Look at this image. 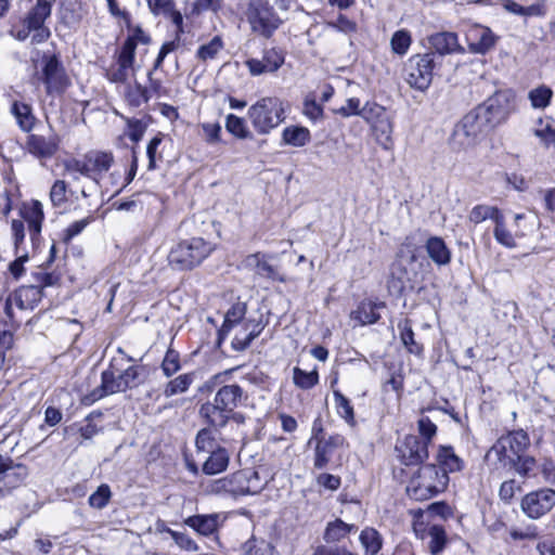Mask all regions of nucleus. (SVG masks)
<instances>
[{
  "label": "nucleus",
  "mask_w": 555,
  "mask_h": 555,
  "mask_svg": "<svg viewBox=\"0 0 555 555\" xmlns=\"http://www.w3.org/2000/svg\"><path fill=\"white\" fill-rule=\"evenodd\" d=\"M120 357L112 359L108 367L101 374V385L81 398L83 405H91L98 400L118 392L139 387L144 382V367L141 365H128L134 361L118 348Z\"/></svg>",
  "instance_id": "nucleus-1"
},
{
  "label": "nucleus",
  "mask_w": 555,
  "mask_h": 555,
  "mask_svg": "<svg viewBox=\"0 0 555 555\" xmlns=\"http://www.w3.org/2000/svg\"><path fill=\"white\" fill-rule=\"evenodd\" d=\"M420 255L413 245H403L390 267L387 287L390 295L399 297L406 289H413L418 278Z\"/></svg>",
  "instance_id": "nucleus-2"
},
{
  "label": "nucleus",
  "mask_w": 555,
  "mask_h": 555,
  "mask_svg": "<svg viewBox=\"0 0 555 555\" xmlns=\"http://www.w3.org/2000/svg\"><path fill=\"white\" fill-rule=\"evenodd\" d=\"M243 389L236 384L224 385L218 389L212 402H205L199 408V415L205 422L220 430L230 421L233 412L242 401Z\"/></svg>",
  "instance_id": "nucleus-3"
},
{
  "label": "nucleus",
  "mask_w": 555,
  "mask_h": 555,
  "mask_svg": "<svg viewBox=\"0 0 555 555\" xmlns=\"http://www.w3.org/2000/svg\"><path fill=\"white\" fill-rule=\"evenodd\" d=\"M449 483V475L440 472L435 464L421 466L411 478L408 487V495L416 501L428 500L444 491Z\"/></svg>",
  "instance_id": "nucleus-4"
},
{
  "label": "nucleus",
  "mask_w": 555,
  "mask_h": 555,
  "mask_svg": "<svg viewBox=\"0 0 555 555\" xmlns=\"http://www.w3.org/2000/svg\"><path fill=\"white\" fill-rule=\"evenodd\" d=\"M214 246L203 237L181 240L168 254L169 264L176 270H191L212 251Z\"/></svg>",
  "instance_id": "nucleus-5"
},
{
  "label": "nucleus",
  "mask_w": 555,
  "mask_h": 555,
  "mask_svg": "<svg viewBox=\"0 0 555 555\" xmlns=\"http://www.w3.org/2000/svg\"><path fill=\"white\" fill-rule=\"evenodd\" d=\"M35 67L34 79L44 85L49 95L62 94L70 85L69 77L55 54L43 53Z\"/></svg>",
  "instance_id": "nucleus-6"
},
{
  "label": "nucleus",
  "mask_w": 555,
  "mask_h": 555,
  "mask_svg": "<svg viewBox=\"0 0 555 555\" xmlns=\"http://www.w3.org/2000/svg\"><path fill=\"white\" fill-rule=\"evenodd\" d=\"M283 103L278 98H262L248 108V118L259 134H267L284 119Z\"/></svg>",
  "instance_id": "nucleus-7"
},
{
  "label": "nucleus",
  "mask_w": 555,
  "mask_h": 555,
  "mask_svg": "<svg viewBox=\"0 0 555 555\" xmlns=\"http://www.w3.org/2000/svg\"><path fill=\"white\" fill-rule=\"evenodd\" d=\"M491 129L476 108L467 113L459 124H456L452 137L451 144L459 150H465L474 146L483 135L489 133Z\"/></svg>",
  "instance_id": "nucleus-8"
},
{
  "label": "nucleus",
  "mask_w": 555,
  "mask_h": 555,
  "mask_svg": "<svg viewBox=\"0 0 555 555\" xmlns=\"http://www.w3.org/2000/svg\"><path fill=\"white\" fill-rule=\"evenodd\" d=\"M491 130L505 122L515 109V96L509 90H501L475 107Z\"/></svg>",
  "instance_id": "nucleus-9"
},
{
  "label": "nucleus",
  "mask_w": 555,
  "mask_h": 555,
  "mask_svg": "<svg viewBox=\"0 0 555 555\" xmlns=\"http://www.w3.org/2000/svg\"><path fill=\"white\" fill-rule=\"evenodd\" d=\"M435 67L436 55L434 52L411 56L405 66L408 83L417 90H426L431 83Z\"/></svg>",
  "instance_id": "nucleus-10"
},
{
  "label": "nucleus",
  "mask_w": 555,
  "mask_h": 555,
  "mask_svg": "<svg viewBox=\"0 0 555 555\" xmlns=\"http://www.w3.org/2000/svg\"><path fill=\"white\" fill-rule=\"evenodd\" d=\"M247 20L251 29L264 37H270L281 24L273 7L267 0H251L247 10Z\"/></svg>",
  "instance_id": "nucleus-11"
},
{
  "label": "nucleus",
  "mask_w": 555,
  "mask_h": 555,
  "mask_svg": "<svg viewBox=\"0 0 555 555\" xmlns=\"http://www.w3.org/2000/svg\"><path fill=\"white\" fill-rule=\"evenodd\" d=\"M513 451L506 447V454L503 456L494 451V444L486 453V461L493 464L496 468L514 470L521 477H528L535 467L534 457H519L512 453Z\"/></svg>",
  "instance_id": "nucleus-12"
},
{
  "label": "nucleus",
  "mask_w": 555,
  "mask_h": 555,
  "mask_svg": "<svg viewBox=\"0 0 555 555\" xmlns=\"http://www.w3.org/2000/svg\"><path fill=\"white\" fill-rule=\"evenodd\" d=\"M555 505V490L542 488L527 493L520 503L524 514L531 519L546 515Z\"/></svg>",
  "instance_id": "nucleus-13"
},
{
  "label": "nucleus",
  "mask_w": 555,
  "mask_h": 555,
  "mask_svg": "<svg viewBox=\"0 0 555 555\" xmlns=\"http://www.w3.org/2000/svg\"><path fill=\"white\" fill-rule=\"evenodd\" d=\"M396 453L402 465L416 466L428 459V446H426V440H422L418 436L409 435L398 441Z\"/></svg>",
  "instance_id": "nucleus-14"
},
{
  "label": "nucleus",
  "mask_w": 555,
  "mask_h": 555,
  "mask_svg": "<svg viewBox=\"0 0 555 555\" xmlns=\"http://www.w3.org/2000/svg\"><path fill=\"white\" fill-rule=\"evenodd\" d=\"M230 477L231 496H242L259 493L267 485V480L260 477L259 473L253 468L238 470Z\"/></svg>",
  "instance_id": "nucleus-15"
},
{
  "label": "nucleus",
  "mask_w": 555,
  "mask_h": 555,
  "mask_svg": "<svg viewBox=\"0 0 555 555\" xmlns=\"http://www.w3.org/2000/svg\"><path fill=\"white\" fill-rule=\"evenodd\" d=\"M499 37L487 26L475 24L466 33L470 53L485 55L496 44Z\"/></svg>",
  "instance_id": "nucleus-16"
},
{
  "label": "nucleus",
  "mask_w": 555,
  "mask_h": 555,
  "mask_svg": "<svg viewBox=\"0 0 555 555\" xmlns=\"http://www.w3.org/2000/svg\"><path fill=\"white\" fill-rule=\"evenodd\" d=\"M269 258L268 255L259 251L250 254L243 260V267L258 278L285 282L284 275L279 272L276 267L269 262Z\"/></svg>",
  "instance_id": "nucleus-17"
},
{
  "label": "nucleus",
  "mask_w": 555,
  "mask_h": 555,
  "mask_svg": "<svg viewBox=\"0 0 555 555\" xmlns=\"http://www.w3.org/2000/svg\"><path fill=\"white\" fill-rule=\"evenodd\" d=\"M506 446L519 457H531L526 454L527 449L530 446V439L526 431L522 429L514 430L505 436L500 437L494 443V451L501 455L506 454Z\"/></svg>",
  "instance_id": "nucleus-18"
},
{
  "label": "nucleus",
  "mask_w": 555,
  "mask_h": 555,
  "mask_svg": "<svg viewBox=\"0 0 555 555\" xmlns=\"http://www.w3.org/2000/svg\"><path fill=\"white\" fill-rule=\"evenodd\" d=\"M428 42L434 53L440 56L449 54H464L465 49L459 42V36L453 31H439L428 37Z\"/></svg>",
  "instance_id": "nucleus-19"
},
{
  "label": "nucleus",
  "mask_w": 555,
  "mask_h": 555,
  "mask_svg": "<svg viewBox=\"0 0 555 555\" xmlns=\"http://www.w3.org/2000/svg\"><path fill=\"white\" fill-rule=\"evenodd\" d=\"M27 151L37 158H51L57 151L59 140L52 134L44 137L41 134H30L26 141Z\"/></svg>",
  "instance_id": "nucleus-20"
},
{
  "label": "nucleus",
  "mask_w": 555,
  "mask_h": 555,
  "mask_svg": "<svg viewBox=\"0 0 555 555\" xmlns=\"http://www.w3.org/2000/svg\"><path fill=\"white\" fill-rule=\"evenodd\" d=\"M89 165L90 179L99 183L103 176L114 165V155L111 152L91 151L86 154Z\"/></svg>",
  "instance_id": "nucleus-21"
},
{
  "label": "nucleus",
  "mask_w": 555,
  "mask_h": 555,
  "mask_svg": "<svg viewBox=\"0 0 555 555\" xmlns=\"http://www.w3.org/2000/svg\"><path fill=\"white\" fill-rule=\"evenodd\" d=\"M24 221L28 224L29 235L33 244L39 238L41 232V224L44 218L43 207L39 201H31L25 204L21 210Z\"/></svg>",
  "instance_id": "nucleus-22"
},
{
  "label": "nucleus",
  "mask_w": 555,
  "mask_h": 555,
  "mask_svg": "<svg viewBox=\"0 0 555 555\" xmlns=\"http://www.w3.org/2000/svg\"><path fill=\"white\" fill-rule=\"evenodd\" d=\"M385 307L383 301L362 300L350 313V319L361 326L374 324L380 319L378 310Z\"/></svg>",
  "instance_id": "nucleus-23"
},
{
  "label": "nucleus",
  "mask_w": 555,
  "mask_h": 555,
  "mask_svg": "<svg viewBox=\"0 0 555 555\" xmlns=\"http://www.w3.org/2000/svg\"><path fill=\"white\" fill-rule=\"evenodd\" d=\"M360 116L369 122H372L377 130L387 134V139L391 133V125L387 117L386 109L377 103H366L362 108Z\"/></svg>",
  "instance_id": "nucleus-24"
},
{
  "label": "nucleus",
  "mask_w": 555,
  "mask_h": 555,
  "mask_svg": "<svg viewBox=\"0 0 555 555\" xmlns=\"http://www.w3.org/2000/svg\"><path fill=\"white\" fill-rule=\"evenodd\" d=\"M184 524L201 535L209 537L218 531L220 526L219 514L193 515L184 519Z\"/></svg>",
  "instance_id": "nucleus-25"
},
{
  "label": "nucleus",
  "mask_w": 555,
  "mask_h": 555,
  "mask_svg": "<svg viewBox=\"0 0 555 555\" xmlns=\"http://www.w3.org/2000/svg\"><path fill=\"white\" fill-rule=\"evenodd\" d=\"M209 456L202 466L205 475H217L224 472L230 463V453L224 447L218 446L215 450L208 452Z\"/></svg>",
  "instance_id": "nucleus-26"
},
{
  "label": "nucleus",
  "mask_w": 555,
  "mask_h": 555,
  "mask_svg": "<svg viewBox=\"0 0 555 555\" xmlns=\"http://www.w3.org/2000/svg\"><path fill=\"white\" fill-rule=\"evenodd\" d=\"M42 298V289L38 285H24L15 291L13 299L22 310L34 309Z\"/></svg>",
  "instance_id": "nucleus-27"
},
{
  "label": "nucleus",
  "mask_w": 555,
  "mask_h": 555,
  "mask_svg": "<svg viewBox=\"0 0 555 555\" xmlns=\"http://www.w3.org/2000/svg\"><path fill=\"white\" fill-rule=\"evenodd\" d=\"M425 248L428 257L439 267L451 261V251L444 241L439 236H431L426 241Z\"/></svg>",
  "instance_id": "nucleus-28"
},
{
  "label": "nucleus",
  "mask_w": 555,
  "mask_h": 555,
  "mask_svg": "<svg viewBox=\"0 0 555 555\" xmlns=\"http://www.w3.org/2000/svg\"><path fill=\"white\" fill-rule=\"evenodd\" d=\"M11 113L15 117L20 129L24 132H30L35 126L36 117L31 105L14 101L11 106Z\"/></svg>",
  "instance_id": "nucleus-29"
},
{
  "label": "nucleus",
  "mask_w": 555,
  "mask_h": 555,
  "mask_svg": "<svg viewBox=\"0 0 555 555\" xmlns=\"http://www.w3.org/2000/svg\"><path fill=\"white\" fill-rule=\"evenodd\" d=\"M438 468L440 472L449 473L460 472L463 468V461L455 454L450 446H440L437 454Z\"/></svg>",
  "instance_id": "nucleus-30"
},
{
  "label": "nucleus",
  "mask_w": 555,
  "mask_h": 555,
  "mask_svg": "<svg viewBox=\"0 0 555 555\" xmlns=\"http://www.w3.org/2000/svg\"><path fill=\"white\" fill-rule=\"evenodd\" d=\"M55 0H37L36 5L29 11L26 17L28 28H38L51 15L52 4Z\"/></svg>",
  "instance_id": "nucleus-31"
},
{
  "label": "nucleus",
  "mask_w": 555,
  "mask_h": 555,
  "mask_svg": "<svg viewBox=\"0 0 555 555\" xmlns=\"http://www.w3.org/2000/svg\"><path fill=\"white\" fill-rule=\"evenodd\" d=\"M428 539L427 547L431 555H440L447 544V533L442 526L433 525L428 527L422 539Z\"/></svg>",
  "instance_id": "nucleus-32"
},
{
  "label": "nucleus",
  "mask_w": 555,
  "mask_h": 555,
  "mask_svg": "<svg viewBox=\"0 0 555 555\" xmlns=\"http://www.w3.org/2000/svg\"><path fill=\"white\" fill-rule=\"evenodd\" d=\"M244 326L245 331H248V333L245 336L235 334L234 338L232 339V347L237 351H242L248 348L250 343L256 337H258L263 330V326L260 324V322H255L253 320L244 321Z\"/></svg>",
  "instance_id": "nucleus-33"
},
{
  "label": "nucleus",
  "mask_w": 555,
  "mask_h": 555,
  "mask_svg": "<svg viewBox=\"0 0 555 555\" xmlns=\"http://www.w3.org/2000/svg\"><path fill=\"white\" fill-rule=\"evenodd\" d=\"M310 139L309 129L300 126L286 127L282 132L283 143L295 147L305 146Z\"/></svg>",
  "instance_id": "nucleus-34"
},
{
  "label": "nucleus",
  "mask_w": 555,
  "mask_h": 555,
  "mask_svg": "<svg viewBox=\"0 0 555 555\" xmlns=\"http://www.w3.org/2000/svg\"><path fill=\"white\" fill-rule=\"evenodd\" d=\"M357 527L354 525H349L343 521L341 519H335L327 524L323 539L327 543L339 542L345 539L351 531H356Z\"/></svg>",
  "instance_id": "nucleus-35"
},
{
  "label": "nucleus",
  "mask_w": 555,
  "mask_h": 555,
  "mask_svg": "<svg viewBox=\"0 0 555 555\" xmlns=\"http://www.w3.org/2000/svg\"><path fill=\"white\" fill-rule=\"evenodd\" d=\"M400 339L410 353L420 356L423 352V346L414 338L412 322L409 319L401 320L398 323Z\"/></svg>",
  "instance_id": "nucleus-36"
},
{
  "label": "nucleus",
  "mask_w": 555,
  "mask_h": 555,
  "mask_svg": "<svg viewBox=\"0 0 555 555\" xmlns=\"http://www.w3.org/2000/svg\"><path fill=\"white\" fill-rule=\"evenodd\" d=\"M247 306L245 302H236L227 311L224 322L219 331L220 337L228 334L235 325H237L245 317Z\"/></svg>",
  "instance_id": "nucleus-37"
},
{
  "label": "nucleus",
  "mask_w": 555,
  "mask_h": 555,
  "mask_svg": "<svg viewBox=\"0 0 555 555\" xmlns=\"http://www.w3.org/2000/svg\"><path fill=\"white\" fill-rule=\"evenodd\" d=\"M333 397L337 414L344 418L349 426L354 427L357 425V421L350 400L339 390H334Z\"/></svg>",
  "instance_id": "nucleus-38"
},
{
  "label": "nucleus",
  "mask_w": 555,
  "mask_h": 555,
  "mask_svg": "<svg viewBox=\"0 0 555 555\" xmlns=\"http://www.w3.org/2000/svg\"><path fill=\"white\" fill-rule=\"evenodd\" d=\"M360 543L364 548L365 555H376L382 548L383 540L377 530L365 528L359 537Z\"/></svg>",
  "instance_id": "nucleus-39"
},
{
  "label": "nucleus",
  "mask_w": 555,
  "mask_h": 555,
  "mask_svg": "<svg viewBox=\"0 0 555 555\" xmlns=\"http://www.w3.org/2000/svg\"><path fill=\"white\" fill-rule=\"evenodd\" d=\"M194 382V373L181 374L169 380L164 388V396L170 398L176 395L184 393Z\"/></svg>",
  "instance_id": "nucleus-40"
},
{
  "label": "nucleus",
  "mask_w": 555,
  "mask_h": 555,
  "mask_svg": "<svg viewBox=\"0 0 555 555\" xmlns=\"http://www.w3.org/2000/svg\"><path fill=\"white\" fill-rule=\"evenodd\" d=\"M553 90L546 85H540L528 92V99L534 109H545L552 102Z\"/></svg>",
  "instance_id": "nucleus-41"
},
{
  "label": "nucleus",
  "mask_w": 555,
  "mask_h": 555,
  "mask_svg": "<svg viewBox=\"0 0 555 555\" xmlns=\"http://www.w3.org/2000/svg\"><path fill=\"white\" fill-rule=\"evenodd\" d=\"M502 216L503 214L495 206L476 205L472 208L468 219L474 223H480L487 219H491L495 223Z\"/></svg>",
  "instance_id": "nucleus-42"
},
{
  "label": "nucleus",
  "mask_w": 555,
  "mask_h": 555,
  "mask_svg": "<svg viewBox=\"0 0 555 555\" xmlns=\"http://www.w3.org/2000/svg\"><path fill=\"white\" fill-rule=\"evenodd\" d=\"M293 383L302 390H309L319 383V373L317 370L307 372L295 366L293 369Z\"/></svg>",
  "instance_id": "nucleus-43"
},
{
  "label": "nucleus",
  "mask_w": 555,
  "mask_h": 555,
  "mask_svg": "<svg viewBox=\"0 0 555 555\" xmlns=\"http://www.w3.org/2000/svg\"><path fill=\"white\" fill-rule=\"evenodd\" d=\"M493 236L495 241L506 248H515L517 246L515 236L507 229L504 216L499 218L493 229Z\"/></svg>",
  "instance_id": "nucleus-44"
},
{
  "label": "nucleus",
  "mask_w": 555,
  "mask_h": 555,
  "mask_svg": "<svg viewBox=\"0 0 555 555\" xmlns=\"http://www.w3.org/2000/svg\"><path fill=\"white\" fill-rule=\"evenodd\" d=\"M225 129L238 139L251 138L245 120L234 114H229L225 118Z\"/></svg>",
  "instance_id": "nucleus-45"
},
{
  "label": "nucleus",
  "mask_w": 555,
  "mask_h": 555,
  "mask_svg": "<svg viewBox=\"0 0 555 555\" xmlns=\"http://www.w3.org/2000/svg\"><path fill=\"white\" fill-rule=\"evenodd\" d=\"M201 429L195 438V446L198 452H209L215 450L218 446L216 444V437L214 431H217L214 427Z\"/></svg>",
  "instance_id": "nucleus-46"
},
{
  "label": "nucleus",
  "mask_w": 555,
  "mask_h": 555,
  "mask_svg": "<svg viewBox=\"0 0 555 555\" xmlns=\"http://www.w3.org/2000/svg\"><path fill=\"white\" fill-rule=\"evenodd\" d=\"M64 175L74 176L79 173L80 176L90 178L89 165L87 164L86 155L83 158H68L63 162Z\"/></svg>",
  "instance_id": "nucleus-47"
},
{
  "label": "nucleus",
  "mask_w": 555,
  "mask_h": 555,
  "mask_svg": "<svg viewBox=\"0 0 555 555\" xmlns=\"http://www.w3.org/2000/svg\"><path fill=\"white\" fill-rule=\"evenodd\" d=\"M411 42L412 39L410 33L408 30L400 29L392 35L390 46L395 53L403 55L408 52Z\"/></svg>",
  "instance_id": "nucleus-48"
},
{
  "label": "nucleus",
  "mask_w": 555,
  "mask_h": 555,
  "mask_svg": "<svg viewBox=\"0 0 555 555\" xmlns=\"http://www.w3.org/2000/svg\"><path fill=\"white\" fill-rule=\"evenodd\" d=\"M222 40L220 37H214L208 43L202 44L196 52L199 60L206 62L214 60L222 49Z\"/></svg>",
  "instance_id": "nucleus-49"
},
{
  "label": "nucleus",
  "mask_w": 555,
  "mask_h": 555,
  "mask_svg": "<svg viewBox=\"0 0 555 555\" xmlns=\"http://www.w3.org/2000/svg\"><path fill=\"white\" fill-rule=\"evenodd\" d=\"M181 369L180 354L178 351L168 348L162 362V371L166 377H170Z\"/></svg>",
  "instance_id": "nucleus-50"
},
{
  "label": "nucleus",
  "mask_w": 555,
  "mask_h": 555,
  "mask_svg": "<svg viewBox=\"0 0 555 555\" xmlns=\"http://www.w3.org/2000/svg\"><path fill=\"white\" fill-rule=\"evenodd\" d=\"M167 533L170 534L175 543L183 551L186 552H196L198 550L197 543L188 534L175 531L170 528L164 529Z\"/></svg>",
  "instance_id": "nucleus-51"
},
{
  "label": "nucleus",
  "mask_w": 555,
  "mask_h": 555,
  "mask_svg": "<svg viewBox=\"0 0 555 555\" xmlns=\"http://www.w3.org/2000/svg\"><path fill=\"white\" fill-rule=\"evenodd\" d=\"M132 68L131 65L124 64L117 61L116 65H112L106 70V77L112 82L122 83L127 81L129 77V70Z\"/></svg>",
  "instance_id": "nucleus-52"
},
{
  "label": "nucleus",
  "mask_w": 555,
  "mask_h": 555,
  "mask_svg": "<svg viewBox=\"0 0 555 555\" xmlns=\"http://www.w3.org/2000/svg\"><path fill=\"white\" fill-rule=\"evenodd\" d=\"M31 285H38L40 289L53 286L59 282V275L53 272H46L41 267L31 273Z\"/></svg>",
  "instance_id": "nucleus-53"
},
{
  "label": "nucleus",
  "mask_w": 555,
  "mask_h": 555,
  "mask_svg": "<svg viewBox=\"0 0 555 555\" xmlns=\"http://www.w3.org/2000/svg\"><path fill=\"white\" fill-rule=\"evenodd\" d=\"M327 26L346 35L354 34L358 30L357 23L344 14H339L335 21L327 22Z\"/></svg>",
  "instance_id": "nucleus-54"
},
{
  "label": "nucleus",
  "mask_w": 555,
  "mask_h": 555,
  "mask_svg": "<svg viewBox=\"0 0 555 555\" xmlns=\"http://www.w3.org/2000/svg\"><path fill=\"white\" fill-rule=\"evenodd\" d=\"M111 489L107 485H101L95 492L89 496V504L95 508H103L107 505L111 499Z\"/></svg>",
  "instance_id": "nucleus-55"
},
{
  "label": "nucleus",
  "mask_w": 555,
  "mask_h": 555,
  "mask_svg": "<svg viewBox=\"0 0 555 555\" xmlns=\"http://www.w3.org/2000/svg\"><path fill=\"white\" fill-rule=\"evenodd\" d=\"M135 48H137L135 38L128 37L121 46L117 61L132 66L133 62H134Z\"/></svg>",
  "instance_id": "nucleus-56"
},
{
  "label": "nucleus",
  "mask_w": 555,
  "mask_h": 555,
  "mask_svg": "<svg viewBox=\"0 0 555 555\" xmlns=\"http://www.w3.org/2000/svg\"><path fill=\"white\" fill-rule=\"evenodd\" d=\"M67 184L64 180H56L50 190V199L53 206L60 207L67 201Z\"/></svg>",
  "instance_id": "nucleus-57"
},
{
  "label": "nucleus",
  "mask_w": 555,
  "mask_h": 555,
  "mask_svg": "<svg viewBox=\"0 0 555 555\" xmlns=\"http://www.w3.org/2000/svg\"><path fill=\"white\" fill-rule=\"evenodd\" d=\"M162 141V134H157L149 142L146 146V156L149 158L147 170H155L157 168V159H162V155L157 154V150Z\"/></svg>",
  "instance_id": "nucleus-58"
},
{
  "label": "nucleus",
  "mask_w": 555,
  "mask_h": 555,
  "mask_svg": "<svg viewBox=\"0 0 555 555\" xmlns=\"http://www.w3.org/2000/svg\"><path fill=\"white\" fill-rule=\"evenodd\" d=\"M262 59L271 73L278 70L284 63L283 52L275 48L266 50Z\"/></svg>",
  "instance_id": "nucleus-59"
},
{
  "label": "nucleus",
  "mask_w": 555,
  "mask_h": 555,
  "mask_svg": "<svg viewBox=\"0 0 555 555\" xmlns=\"http://www.w3.org/2000/svg\"><path fill=\"white\" fill-rule=\"evenodd\" d=\"M126 124L129 130V139L134 143L141 141L146 130V125L142 120L135 118H126Z\"/></svg>",
  "instance_id": "nucleus-60"
},
{
  "label": "nucleus",
  "mask_w": 555,
  "mask_h": 555,
  "mask_svg": "<svg viewBox=\"0 0 555 555\" xmlns=\"http://www.w3.org/2000/svg\"><path fill=\"white\" fill-rule=\"evenodd\" d=\"M333 452L321 444L319 441L314 449L313 466L317 469H323L327 466L331 461Z\"/></svg>",
  "instance_id": "nucleus-61"
},
{
  "label": "nucleus",
  "mask_w": 555,
  "mask_h": 555,
  "mask_svg": "<svg viewBox=\"0 0 555 555\" xmlns=\"http://www.w3.org/2000/svg\"><path fill=\"white\" fill-rule=\"evenodd\" d=\"M92 221V217L89 216L87 218H83L81 220H77L73 223H70L65 230L63 234V241L65 243H68L72 241L75 236L80 234L85 228Z\"/></svg>",
  "instance_id": "nucleus-62"
},
{
  "label": "nucleus",
  "mask_w": 555,
  "mask_h": 555,
  "mask_svg": "<svg viewBox=\"0 0 555 555\" xmlns=\"http://www.w3.org/2000/svg\"><path fill=\"white\" fill-rule=\"evenodd\" d=\"M533 134L546 146H555V128L546 122L544 127H535Z\"/></svg>",
  "instance_id": "nucleus-63"
},
{
  "label": "nucleus",
  "mask_w": 555,
  "mask_h": 555,
  "mask_svg": "<svg viewBox=\"0 0 555 555\" xmlns=\"http://www.w3.org/2000/svg\"><path fill=\"white\" fill-rule=\"evenodd\" d=\"M418 431L421 434V439L426 440V446H428L433 439V437L437 433V426L430 421L429 417L424 416L418 420Z\"/></svg>",
  "instance_id": "nucleus-64"
}]
</instances>
